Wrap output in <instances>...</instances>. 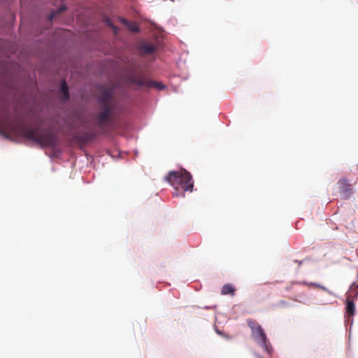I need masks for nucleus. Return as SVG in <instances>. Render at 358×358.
Instances as JSON below:
<instances>
[{"mask_svg":"<svg viewBox=\"0 0 358 358\" xmlns=\"http://www.w3.org/2000/svg\"><path fill=\"white\" fill-rule=\"evenodd\" d=\"M98 100L100 110L96 115V125L102 133H105L106 127L111 122L115 108L113 90L112 89L101 90Z\"/></svg>","mask_w":358,"mask_h":358,"instance_id":"1","label":"nucleus"},{"mask_svg":"<svg viewBox=\"0 0 358 358\" xmlns=\"http://www.w3.org/2000/svg\"><path fill=\"white\" fill-rule=\"evenodd\" d=\"M96 137V134L92 132H85L80 135L78 139L84 143H88Z\"/></svg>","mask_w":358,"mask_h":358,"instance_id":"9","label":"nucleus"},{"mask_svg":"<svg viewBox=\"0 0 358 358\" xmlns=\"http://www.w3.org/2000/svg\"><path fill=\"white\" fill-rule=\"evenodd\" d=\"M66 10V6H62L59 8H58L57 10L53 12L50 15L49 20H52L53 18L56 17L59 14H60L61 13H62L63 11H64Z\"/></svg>","mask_w":358,"mask_h":358,"instance_id":"13","label":"nucleus"},{"mask_svg":"<svg viewBox=\"0 0 358 358\" xmlns=\"http://www.w3.org/2000/svg\"><path fill=\"white\" fill-rule=\"evenodd\" d=\"M165 180L175 189L173 196H184V192H192L194 182L192 177L185 169L171 171L165 177Z\"/></svg>","mask_w":358,"mask_h":358,"instance_id":"2","label":"nucleus"},{"mask_svg":"<svg viewBox=\"0 0 358 358\" xmlns=\"http://www.w3.org/2000/svg\"><path fill=\"white\" fill-rule=\"evenodd\" d=\"M247 323L251 329L252 338L269 352L271 347L263 328L255 320H248Z\"/></svg>","mask_w":358,"mask_h":358,"instance_id":"4","label":"nucleus"},{"mask_svg":"<svg viewBox=\"0 0 358 358\" xmlns=\"http://www.w3.org/2000/svg\"><path fill=\"white\" fill-rule=\"evenodd\" d=\"M337 184L341 198L343 199H349L353 194V191L348 180L342 178L338 181Z\"/></svg>","mask_w":358,"mask_h":358,"instance_id":"5","label":"nucleus"},{"mask_svg":"<svg viewBox=\"0 0 358 358\" xmlns=\"http://www.w3.org/2000/svg\"><path fill=\"white\" fill-rule=\"evenodd\" d=\"M22 134L27 139L34 141L41 147L54 148L57 144V136L48 129H42L39 127H30L23 126Z\"/></svg>","mask_w":358,"mask_h":358,"instance_id":"3","label":"nucleus"},{"mask_svg":"<svg viewBox=\"0 0 358 358\" xmlns=\"http://www.w3.org/2000/svg\"><path fill=\"white\" fill-rule=\"evenodd\" d=\"M156 46L152 44L143 43L140 46V51L143 54L150 55L155 52Z\"/></svg>","mask_w":358,"mask_h":358,"instance_id":"8","label":"nucleus"},{"mask_svg":"<svg viewBox=\"0 0 358 358\" xmlns=\"http://www.w3.org/2000/svg\"><path fill=\"white\" fill-rule=\"evenodd\" d=\"M222 294H231L234 296L235 294V289L231 284H226L222 288Z\"/></svg>","mask_w":358,"mask_h":358,"instance_id":"10","label":"nucleus"},{"mask_svg":"<svg viewBox=\"0 0 358 358\" xmlns=\"http://www.w3.org/2000/svg\"><path fill=\"white\" fill-rule=\"evenodd\" d=\"M122 21L124 24H127L128 22L126 20H122Z\"/></svg>","mask_w":358,"mask_h":358,"instance_id":"16","label":"nucleus"},{"mask_svg":"<svg viewBox=\"0 0 358 358\" xmlns=\"http://www.w3.org/2000/svg\"><path fill=\"white\" fill-rule=\"evenodd\" d=\"M257 358H263L262 356H257Z\"/></svg>","mask_w":358,"mask_h":358,"instance_id":"17","label":"nucleus"},{"mask_svg":"<svg viewBox=\"0 0 358 358\" xmlns=\"http://www.w3.org/2000/svg\"><path fill=\"white\" fill-rule=\"evenodd\" d=\"M127 82L129 84L135 85L138 87L147 86L149 81L145 80L141 75L131 73L127 76Z\"/></svg>","mask_w":358,"mask_h":358,"instance_id":"6","label":"nucleus"},{"mask_svg":"<svg viewBox=\"0 0 358 358\" xmlns=\"http://www.w3.org/2000/svg\"><path fill=\"white\" fill-rule=\"evenodd\" d=\"M131 29L133 30V31H137L138 30L137 27H131Z\"/></svg>","mask_w":358,"mask_h":358,"instance_id":"15","label":"nucleus"},{"mask_svg":"<svg viewBox=\"0 0 358 358\" xmlns=\"http://www.w3.org/2000/svg\"><path fill=\"white\" fill-rule=\"evenodd\" d=\"M345 312L348 317H352L355 313V304L350 295L347 296Z\"/></svg>","mask_w":358,"mask_h":358,"instance_id":"7","label":"nucleus"},{"mask_svg":"<svg viewBox=\"0 0 358 358\" xmlns=\"http://www.w3.org/2000/svg\"><path fill=\"white\" fill-rule=\"evenodd\" d=\"M148 87H155L159 90H163L165 87V86L163 84H162L160 83L155 82V81H152V80L148 82Z\"/></svg>","mask_w":358,"mask_h":358,"instance_id":"12","label":"nucleus"},{"mask_svg":"<svg viewBox=\"0 0 358 358\" xmlns=\"http://www.w3.org/2000/svg\"><path fill=\"white\" fill-rule=\"evenodd\" d=\"M61 91L64 95V99L67 100L69 98V87L65 80H63L61 84Z\"/></svg>","mask_w":358,"mask_h":358,"instance_id":"11","label":"nucleus"},{"mask_svg":"<svg viewBox=\"0 0 358 358\" xmlns=\"http://www.w3.org/2000/svg\"><path fill=\"white\" fill-rule=\"evenodd\" d=\"M358 285H356L355 284H353L351 287H350V291L351 292H355V296H357V294H358Z\"/></svg>","mask_w":358,"mask_h":358,"instance_id":"14","label":"nucleus"},{"mask_svg":"<svg viewBox=\"0 0 358 358\" xmlns=\"http://www.w3.org/2000/svg\"><path fill=\"white\" fill-rule=\"evenodd\" d=\"M357 169H358V164H357Z\"/></svg>","mask_w":358,"mask_h":358,"instance_id":"18","label":"nucleus"}]
</instances>
